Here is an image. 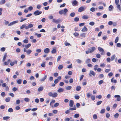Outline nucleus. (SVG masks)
Wrapping results in <instances>:
<instances>
[{
    "instance_id": "obj_1",
    "label": "nucleus",
    "mask_w": 121,
    "mask_h": 121,
    "mask_svg": "<svg viewBox=\"0 0 121 121\" xmlns=\"http://www.w3.org/2000/svg\"><path fill=\"white\" fill-rule=\"evenodd\" d=\"M31 43H29L27 45H25V48H24L23 51L26 52V50L31 46Z\"/></svg>"
},
{
    "instance_id": "obj_2",
    "label": "nucleus",
    "mask_w": 121,
    "mask_h": 121,
    "mask_svg": "<svg viewBox=\"0 0 121 121\" xmlns=\"http://www.w3.org/2000/svg\"><path fill=\"white\" fill-rule=\"evenodd\" d=\"M42 13V11H40L39 10H37L35 11L33 13L35 16H37L40 14Z\"/></svg>"
},
{
    "instance_id": "obj_3",
    "label": "nucleus",
    "mask_w": 121,
    "mask_h": 121,
    "mask_svg": "<svg viewBox=\"0 0 121 121\" xmlns=\"http://www.w3.org/2000/svg\"><path fill=\"white\" fill-rule=\"evenodd\" d=\"M98 50L100 52H101V54L102 55H103L104 54V50L101 47H99L98 48Z\"/></svg>"
},
{
    "instance_id": "obj_4",
    "label": "nucleus",
    "mask_w": 121,
    "mask_h": 121,
    "mask_svg": "<svg viewBox=\"0 0 121 121\" xmlns=\"http://www.w3.org/2000/svg\"><path fill=\"white\" fill-rule=\"evenodd\" d=\"M72 5L74 6L78 5V2L76 0H73L72 2Z\"/></svg>"
},
{
    "instance_id": "obj_5",
    "label": "nucleus",
    "mask_w": 121,
    "mask_h": 121,
    "mask_svg": "<svg viewBox=\"0 0 121 121\" xmlns=\"http://www.w3.org/2000/svg\"><path fill=\"white\" fill-rule=\"evenodd\" d=\"M96 74L95 72L92 70H90V73L89 74V75L91 77L92 75L94 76H95V75Z\"/></svg>"
},
{
    "instance_id": "obj_6",
    "label": "nucleus",
    "mask_w": 121,
    "mask_h": 121,
    "mask_svg": "<svg viewBox=\"0 0 121 121\" xmlns=\"http://www.w3.org/2000/svg\"><path fill=\"white\" fill-rule=\"evenodd\" d=\"M88 50L89 51L90 53L93 52L95 50V48L94 47H93L91 48H88Z\"/></svg>"
},
{
    "instance_id": "obj_7",
    "label": "nucleus",
    "mask_w": 121,
    "mask_h": 121,
    "mask_svg": "<svg viewBox=\"0 0 121 121\" xmlns=\"http://www.w3.org/2000/svg\"><path fill=\"white\" fill-rule=\"evenodd\" d=\"M33 26L32 24L30 23L26 27L25 29L26 30L28 29L29 28H31L33 27Z\"/></svg>"
},
{
    "instance_id": "obj_8",
    "label": "nucleus",
    "mask_w": 121,
    "mask_h": 121,
    "mask_svg": "<svg viewBox=\"0 0 121 121\" xmlns=\"http://www.w3.org/2000/svg\"><path fill=\"white\" fill-rule=\"evenodd\" d=\"M18 20L13 21L12 22L10 23L8 25V26H12L14 24L18 23Z\"/></svg>"
},
{
    "instance_id": "obj_9",
    "label": "nucleus",
    "mask_w": 121,
    "mask_h": 121,
    "mask_svg": "<svg viewBox=\"0 0 121 121\" xmlns=\"http://www.w3.org/2000/svg\"><path fill=\"white\" fill-rule=\"evenodd\" d=\"M115 98H117V101H120L121 100V97L118 95H114Z\"/></svg>"
},
{
    "instance_id": "obj_10",
    "label": "nucleus",
    "mask_w": 121,
    "mask_h": 121,
    "mask_svg": "<svg viewBox=\"0 0 121 121\" xmlns=\"http://www.w3.org/2000/svg\"><path fill=\"white\" fill-rule=\"evenodd\" d=\"M85 8L83 6H82L81 7L78 9V11L79 12H81L84 11L85 10Z\"/></svg>"
},
{
    "instance_id": "obj_11",
    "label": "nucleus",
    "mask_w": 121,
    "mask_h": 121,
    "mask_svg": "<svg viewBox=\"0 0 121 121\" xmlns=\"http://www.w3.org/2000/svg\"><path fill=\"white\" fill-rule=\"evenodd\" d=\"M74 104V102L73 100H71L69 101V106L70 107H72L73 106Z\"/></svg>"
},
{
    "instance_id": "obj_12",
    "label": "nucleus",
    "mask_w": 121,
    "mask_h": 121,
    "mask_svg": "<svg viewBox=\"0 0 121 121\" xmlns=\"http://www.w3.org/2000/svg\"><path fill=\"white\" fill-rule=\"evenodd\" d=\"M50 49L48 48H47L44 49V53H48L50 51Z\"/></svg>"
},
{
    "instance_id": "obj_13",
    "label": "nucleus",
    "mask_w": 121,
    "mask_h": 121,
    "mask_svg": "<svg viewBox=\"0 0 121 121\" xmlns=\"http://www.w3.org/2000/svg\"><path fill=\"white\" fill-rule=\"evenodd\" d=\"M17 60H15L13 62H12L10 63V65L11 66H13L15 64H17Z\"/></svg>"
},
{
    "instance_id": "obj_14",
    "label": "nucleus",
    "mask_w": 121,
    "mask_h": 121,
    "mask_svg": "<svg viewBox=\"0 0 121 121\" xmlns=\"http://www.w3.org/2000/svg\"><path fill=\"white\" fill-rule=\"evenodd\" d=\"M44 89V87L43 86H41L39 87L38 89V91L39 92H40L42 91Z\"/></svg>"
},
{
    "instance_id": "obj_15",
    "label": "nucleus",
    "mask_w": 121,
    "mask_h": 121,
    "mask_svg": "<svg viewBox=\"0 0 121 121\" xmlns=\"http://www.w3.org/2000/svg\"><path fill=\"white\" fill-rule=\"evenodd\" d=\"M64 91V89L63 88H59L57 90V92L59 93H61L63 92Z\"/></svg>"
},
{
    "instance_id": "obj_16",
    "label": "nucleus",
    "mask_w": 121,
    "mask_h": 121,
    "mask_svg": "<svg viewBox=\"0 0 121 121\" xmlns=\"http://www.w3.org/2000/svg\"><path fill=\"white\" fill-rule=\"evenodd\" d=\"M47 77V75H45L44 77L40 79V82H43L45 80Z\"/></svg>"
},
{
    "instance_id": "obj_17",
    "label": "nucleus",
    "mask_w": 121,
    "mask_h": 121,
    "mask_svg": "<svg viewBox=\"0 0 121 121\" xmlns=\"http://www.w3.org/2000/svg\"><path fill=\"white\" fill-rule=\"evenodd\" d=\"M87 29L86 28V27L84 26L83 28L81 30V31L82 32H86V31L87 30Z\"/></svg>"
},
{
    "instance_id": "obj_18",
    "label": "nucleus",
    "mask_w": 121,
    "mask_h": 121,
    "mask_svg": "<svg viewBox=\"0 0 121 121\" xmlns=\"http://www.w3.org/2000/svg\"><path fill=\"white\" fill-rule=\"evenodd\" d=\"M26 52L27 55L30 54L31 52L32 51L30 49H28L27 50H26V52Z\"/></svg>"
},
{
    "instance_id": "obj_19",
    "label": "nucleus",
    "mask_w": 121,
    "mask_h": 121,
    "mask_svg": "<svg viewBox=\"0 0 121 121\" xmlns=\"http://www.w3.org/2000/svg\"><path fill=\"white\" fill-rule=\"evenodd\" d=\"M82 18L84 19H87L89 18V17L86 15H84L82 16Z\"/></svg>"
},
{
    "instance_id": "obj_20",
    "label": "nucleus",
    "mask_w": 121,
    "mask_h": 121,
    "mask_svg": "<svg viewBox=\"0 0 121 121\" xmlns=\"http://www.w3.org/2000/svg\"><path fill=\"white\" fill-rule=\"evenodd\" d=\"M108 9L109 10L111 11L113 9V7L112 5H111L109 7Z\"/></svg>"
},
{
    "instance_id": "obj_21",
    "label": "nucleus",
    "mask_w": 121,
    "mask_h": 121,
    "mask_svg": "<svg viewBox=\"0 0 121 121\" xmlns=\"http://www.w3.org/2000/svg\"><path fill=\"white\" fill-rule=\"evenodd\" d=\"M116 57V55L115 54H114L112 55L111 57V61H112Z\"/></svg>"
},
{
    "instance_id": "obj_22",
    "label": "nucleus",
    "mask_w": 121,
    "mask_h": 121,
    "mask_svg": "<svg viewBox=\"0 0 121 121\" xmlns=\"http://www.w3.org/2000/svg\"><path fill=\"white\" fill-rule=\"evenodd\" d=\"M114 78L113 77L112 78L111 80V81L112 82H113L114 83H116L117 82V81L116 80H114Z\"/></svg>"
},
{
    "instance_id": "obj_23",
    "label": "nucleus",
    "mask_w": 121,
    "mask_h": 121,
    "mask_svg": "<svg viewBox=\"0 0 121 121\" xmlns=\"http://www.w3.org/2000/svg\"><path fill=\"white\" fill-rule=\"evenodd\" d=\"M10 117L9 116L4 117H3V119L4 120H7L9 119Z\"/></svg>"
},
{
    "instance_id": "obj_24",
    "label": "nucleus",
    "mask_w": 121,
    "mask_h": 121,
    "mask_svg": "<svg viewBox=\"0 0 121 121\" xmlns=\"http://www.w3.org/2000/svg\"><path fill=\"white\" fill-rule=\"evenodd\" d=\"M56 50L54 48H53V49L51 51V52L53 54H54L56 53Z\"/></svg>"
},
{
    "instance_id": "obj_25",
    "label": "nucleus",
    "mask_w": 121,
    "mask_h": 121,
    "mask_svg": "<svg viewBox=\"0 0 121 121\" xmlns=\"http://www.w3.org/2000/svg\"><path fill=\"white\" fill-rule=\"evenodd\" d=\"M58 95V94L56 93H54L53 94V96L52 97L53 98H56V97Z\"/></svg>"
},
{
    "instance_id": "obj_26",
    "label": "nucleus",
    "mask_w": 121,
    "mask_h": 121,
    "mask_svg": "<svg viewBox=\"0 0 121 121\" xmlns=\"http://www.w3.org/2000/svg\"><path fill=\"white\" fill-rule=\"evenodd\" d=\"M81 88V87L79 86H78L76 87V90L78 91H79L80 90Z\"/></svg>"
},
{
    "instance_id": "obj_27",
    "label": "nucleus",
    "mask_w": 121,
    "mask_h": 121,
    "mask_svg": "<svg viewBox=\"0 0 121 121\" xmlns=\"http://www.w3.org/2000/svg\"><path fill=\"white\" fill-rule=\"evenodd\" d=\"M7 57V54L6 53H5L4 54V55L3 58L2 60V61L3 62H4V61L5 60L6 58Z\"/></svg>"
},
{
    "instance_id": "obj_28",
    "label": "nucleus",
    "mask_w": 121,
    "mask_h": 121,
    "mask_svg": "<svg viewBox=\"0 0 121 121\" xmlns=\"http://www.w3.org/2000/svg\"><path fill=\"white\" fill-rule=\"evenodd\" d=\"M22 79H21L18 80L17 81V83L19 84H21L22 82Z\"/></svg>"
},
{
    "instance_id": "obj_29",
    "label": "nucleus",
    "mask_w": 121,
    "mask_h": 121,
    "mask_svg": "<svg viewBox=\"0 0 121 121\" xmlns=\"http://www.w3.org/2000/svg\"><path fill=\"white\" fill-rule=\"evenodd\" d=\"M11 98L9 97H8L6 98L5 99V101L7 102H9Z\"/></svg>"
},
{
    "instance_id": "obj_30",
    "label": "nucleus",
    "mask_w": 121,
    "mask_h": 121,
    "mask_svg": "<svg viewBox=\"0 0 121 121\" xmlns=\"http://www.w3.org/2000/svg\"><path fill=\"white\" fill-rule=\"evenodd\" d=\"M119 116V114L118 113H116L114 115V117L115 118H118Z\"/></svg>"
},
{
    "instance_id": "obj_31",
    "label": "nucleus",
    "mask_w": 121,
    "mask_h": 121,
    "mask_svg": "<svg viewBox=\"0 0 121 121\" xmlns=\"http://www.w3.org/2000/svg\"><path fill=\"white\" fill-rule=\"evenodd\" d=\"M26 24H24L20 27V28L21 29H22L24 28L25 27H26Z\"/></svg>"
},
{
    "instance_id": "obj_32",
    "label": "nucleus",
    "mask_w": 121,
    "mask_h": 121,
    "mask_svg": "<svg viewBox=\"0 0 121 121\" xmlns=\"http://www.w3.org/2000/svg\"><path fill=\"white\" fill-rule=\"evenodd\" d=\"M5 2V0H2L0 2V4H4Z\"/></svg>"
},
{
    "instance_id": "obj_33",
    "label": "nucleus",
    "mask_w": 121,
    "mask_h": 121,
    "mask_svg": "<svg viewBox=\"0 0 121 121\" xmlns=\"http://www.w3.org/2000/svg\"><path fill=\"white\" fill-rule=\"evenodd\" d=\"M98 67V65H96L94 66V69L95 71H96L97 70V68Z\"/></svg>"
},
{
    "instance_id": "obj_34",
    "label": "nucleus",
    "mask_w": 121,
    "mask_h": 121,
    "mask_svg": "<svg viewBox=\"0 0 121 121\" xmlns=\"http://www.w3.org/2000/svg\"><path fill=\"white\" fill-rule=\"evenodd\" d=\"M63 65H60L58 67V69L60 70L61 69L63 68Z\"/></svg>"
},
{
    "instance_id": "obj_35",
    "label": "nucleus",
    "mask_w": 121,
    "mask_h": 121,
    "mask_svg": "<svg viewBox=\"0 0 121 121\" xmlns=\"http://www.w3.org/2000/svg\"><path fill=\"white\" fill-rule=\"evenodd\" d=\"M72 88V86H68L66 88V89L67 90H70Z\"/></svg>"
},
{
    "instance_id": "obj_36",
    "label": "nucleus",
    "mask_w": 121,
    "mask_h": 121,
    "mask_svg": "<svg viewBox=\"0 0 121 121\" xmlns=\"http://www.w3.org/2000/svg\"><path fill=\"white\" fill-rule=\"evenodd\" d=\"M79 20V18L78 17H75L74 18V21L76 22L78 21Z\"/></svg>"
},
{
    "instance_id": "obj_37",
    "label": "nucleus",
    "mask_w": 121,
    "mask_h": 121,
    "mask_svg": "<svg viewBox=\"0 0 121 121\" xmlns=\"http://www.w3.org/2000/svg\"><path fill=\"white\" fill-rule=\"evenodd\" d=\"M105 111V109H102L100 111V113L101 114L103 113H104Z\"/></svg>"
},
{
    "instance_id": "obj_38",
    "label": "nucleus",
    "mask_w": 121,
    "mask_h": 121,
    "mask_svg": "<svg viewBox=\"0 0 121 121\" xmlns=\"http://www.w3.org/2000/svg\"><path fill=\"white\" fill-rule=\"evenodd\" d=\"M63 11L64 13V14H65L68 11V10L67 9L65 8L64 9Z\"/></svg>"
},
{
    "instance_id": "obj_39",
    "label": "nucleus",
    "mask_w": 121,
    "mask_h": 121,
    "mask_svg": "<svg viewBox=\"0 0 121 121\" xmlns=\"http://www.w3.org/2000/svg\"><path fill=\"white\" fill-rule=\"evenodd\" d=\"M76 108L75 107H74L73 108H70L69 109L70 111H73L75 110L76 109Z\"/></svg>"
},
{
    "instance_id": "obj_40",
    "label": "nucleus",
    "mask_w": 121,
    "mask_h": 121,
    "mask_svg": "<svg viewBox=\"0 0 121 121\" xmlns=\"http://www.w3.org/2000/svg\"><path fill=\"white\" fill-rule=\"evenodd\" d=\"M79 115L78 114H76L74 115V117L75 118H77L78 117H79Z\"/></svg>"
},
{
    "instance_id": "obj_41",
    "label": "nucleus",
    "mask_w": 121,
    "mask_h": 121,
    "mask_svg": "<svg viewBox=\"0 0 121 121\" xmlns=\"http://www.w3.org/2000/svg\"><path fill=\"white\" fill-rule=\"evenodd\" d=\"M13 109L12 108H10L8 110V111L9 112H13Z\"/></svg>"
},
{
    "instance_id": "obj_42",
    "label": "nucleus",
    "mask_w": 121,
    "mask_h": 121,
    "mask_svg": "<svg viewBox=\"0 0 121 121\" xmlns=\"http://www.w3.org/2000/svg\"><path fill=\"white\" fill-rule=\"evenodd\" d=\"M117 8L118 9H119L120 11H121V7L120 5L119 4H117Z\"/></svg>"
},
{
    "instance_id": "obj_43",
    "label": "nucleus",
    "mask_w": 121,
    "mask_h": 121,
    "mask_svg": "<svg viewBox=\"0 0 121 121\" xmlns=\"http://www.w3.org/2000/svg\"><path fill=\"white\" fill-rule=\"evenodd\" d=\"M75 15V13L74 12L71 13L70 14V16L72 17H73Z\"/></svg>"
},
{
    "instance_id": "obj_44",
    "label": "nucleus",
    "mask_w": 121,
    "mask_h": 121,
    "mask_svg": "<svg viewBox=\"0 0 121 121\" xmlns=\"http://www.w3.org/2000/svg\"><path fill=\"white\" fill-rule=\"evenodd\" d=\"M91 61V60L89 58L87 59L85 61V63H88L90 62Z\"/></svg>"
},
{
    "instance_id": "obj_45",
    "label": "nucleus",
    "mask_w": 121,
    "mask_h": 121,
    "mask_svg": "<svg viewBox=\"0 0 121 121\" xmlns=\"http://www.w3.org/2000/svg\"><path fill=\"white\" fill-rule=\"evenodd\" d=\"M29 100L30 99L28 98H26L24 99V101L26 102H29Z\"/></svg>"
},
{
    "instance_id": "obj_46",
    "label": "nucleus",
    "mask_w": 121,
    "mask_h": 121,
    "mask_svg": "<svg viewBox=\"0 0 121 121\" xmlns=\"http://www.w3.org/2000/svg\"><path fill=\"white\" fill-rule=\"evenodd\" d=\"M61 22V20L59 19H58L57 20H56L55 23L58 24Z\"/></svg>"
},
{
    "instance_id": "obj_47",
    "label": "nucleus",
    "mask_w": 121,
    "mask_h": 121,
    "mask_svg": "<svg viewBox=\"0 0 121 121\" xmlns=\"http://www.w3.org/2000/svg\"><path fill=\"white\" fill-rule=\"evenodd\" d=\"M73 35L75 37H78L79 35V34L76 32H75L74 33Z\"/></svg>"
},
{
    "instance_id": "obj_48",
    "label": "nucleus",
    "mask_w": 121,
    "mask_h": 121,
    "mask_svg": "<svg viewBox=\"0 0 121 121\" xmlns=\"http://www.w3.org/2000/svg\"><path fill=\"white\" fill-rule=\"evenodd\" d=\"M95 22H90L89 23V24L91 26H93L95 25Z\"/></svg>"
},
{
    "instance_id": "obj_49",
    "label": "nucleus",
    "mask_w": 121,
    "mask_h": 121,
    "mask_svg": "<svg viewBox=\"0 0 121 121\" xmlns=\"http://www.w3.org/2000/svg\"><path fill=\"white\" fill-rule=\"evenodd\" d=\"M1 95L2 97H4L5 96V93L4 92H3L1 93Z\"/></svg>"
},
{
    "instance_id": "obj_50",
    "label": "nucleus",
    "mask_w": 121,
    "mask_h": 121,
    "mask_svg": "<svg viewBox=\"0 0 121 121\" xmlns=\"http://www.w3.org/2000/svg\"><path fill=\"white\" fill-rule=\"evenodd\" d=\"M5 50V48L4 47L1 48L0 49V51L1 52H4Z\"/></svg>"
},
{
    "instance_id": "obj_51",
    "label": "nucleus",
    "mask_w": 121,
    "mask_h": 121,
    "mask_svg": "<svg viewBox=\"0 0 121 121\" xmlns=\"http://www.w3.org/2000/svg\"><path fill=\"white\" fill-rule=\"evenodd\" d=\"M119 40V38L117 37L115 39V43H117L118 41Z\"/></svg>"
},
{
    "instance_id": "obj_52",
    "label": "nucleus",
    "mask_w": 121,
    "mask_h": 121,
    "mask_svg": "<svg viewBox=\"0 0 121 121\" xmlns=\"http://www.w3.org/2000/svg\"><path fill=\"white\" fill-rule=\"evenodd\" d=\"M104 82V81L102 80H101L98 83L99 85L101 84Z\"/></svg>"
},
{
    "instance_id": "obj_53",
    "label": "nucleus",
    "mask_w": 121,
    "mask_h": 121,
    "mask_svg": "<svg viewBox=\"0 0 121 121\" xmlns=\"http://www.w3.org/2000/svg\"><path fill=\"white\" fill-rule=\"evenodd\" d=\"M93 119H97V117L96 114H94L93 116Z\"/></svg>"
},
{
    "instance_id": "obj_54",
    "label": "nucleus",
    "mask_w": 121,
    "mask_h": 121,
    "mask_svg": "<svg viewBox=\"0 0 121 121\" xmlns=\"http://www.w3.org/2000/svg\"><path fill=\"white\" fill-rule=\"evenodd\" d=\"M90 10L92 12H94L95 11V8L94 7H92L91 8Z\"/></svg>"
},
{
    "instance_id": "obj_55",
    "label": "nucleus",
    "mask_w": 121,
    "mask_h": 121,
    "mask_svg": "<svg viewBox=\"0 0 121 121\" xmlns=\"http://www.w3.org/2000/svg\"><path fill=\"white\" fill-rule=\"evenodd\" d=\"M59 13L60 15H62L63 14H64V13L63 10L60 11L59 12Z\"/></svg>"
},
{
    "instance_id": "obj_56",
    "label": "nucleus",
    "mask_w": 121,
    "mask_h": 121,
    "mask_svg": "<svg viewBox=\"0 0 121 121\" xmlns=\"http://www.w3.org/2000/svg\"><path fill=\"white\" fill-rule=\"evenodd\" d=\"M7 86V84L6 83H3L2 85V87H6Z\"/></svg>"
},
{
    "instance_id": "obj_57",
    "label": "nucleus",
    "mask_w": 121,
    "mask_h": 121,
    "mask_svg": "<svg viewBox=\"0 0 121 121\" xmlns=\"http://www.w3.org/2000/svg\"><path fill=\"white\" fill-rule=\"evenodd\" d=\"M20 103V101L19 99H17L16 101V103L17 104H19Z\"/></svg>"
},
{
    "instance_id": "obj_58",
    "label": "nucleus",
    "mask_w": 121,
    "mask_h": 121,
    "mask_svg": "<svg viewBox=\"0 0 121 121\" xmlns=\"http://www.w3.org/2000/svg\"><path fill=\"white\" fill-rule=\"evenodd\" d=\"M102 102V101H99L98 102L96 103V104L97 105H99L101 104Z\"/></svg>"
},
{
    "instance_id": "obj_59",
    "label": "nucleus",
    "mask_w": 121,
    "mask_h": 121,
    "mask_svg": "<svg viewBox=\"0 0 121 121\" xmlns=\"http://www.w3.org/2000/svg\"><path fill=\"white\" fill-rule=\"evenodd\" d=\"M5 5L7 7H10L11 6L10 3H6Z\"/></svg>"
},
{
    "instance_id": "obj_60",
    "label": "nucleus",
    "mask_w": 121,
    "mask_h": 121,
    "mask_svg": "<svg viewBox=\"0 0 121 121\" xmlns=\"http://www.w3.org/2000/svg\"><path fill=\"white\" fill-rule=\"evenodd\" d=\"M48 95L50 96H51L52 97L53 96V93L51 92H49L48 93Z\"/></svg>"
},
{
    "instance_id": "obj_61",
    "label": "nucleus",
    "mask_w": 121,
    "mask_h": 121,
    "mask_svg": "<svg viewBox=\"0 0 121 121\" xmlns=\"http://www.w3.org/2000/svg\"><path fill=\"white\" fill-rule=\"evenodd\" d=\"M91 99L93 100H94L95 99V96L92 95L91 96Z\"/></svg>"
},
{
    "instance_id": "obj_62",
    "label": "nucleus",
    "mask_w": 121,
    "mask_h": 121,
    "mask_svg": "<svg viewBox=\"0 0 121 121\" xmlns=\"http://www.w3.org/2000/svg\"><path fill=\"white\" fill-rule=\"evenodd\" d=\"M76 61L78 63H79V64L80 63L82 62L80 60V59H77L76 60Z\"/></svg>"
},
{
    "instance_id": "obj_63",
    "label": "nucleus",
    "mask_w": 121,
    "mask_h": 121,
    "mask_svg": "<svg viewBox=\"0 0 121 121\" xmlns=\"http://www.w3.org/2000/svg\"><path fill=\"white\" fill-rule=\"evenodd\" d=\"M92 61L93 62L95 63L96 61L97 60L95 58H93L92 59Z\"/></svg>"
},
{
    "instance_id": "obj_64",
    "label": "nucleus",
    "mask_w": 121,
    "mask_h": 121,
    "mask_svg": "<svg viewBox=\"0 0 121 121\" xmlns=\"http://www.w3.org/2000/svg\"><path fill=\"white\" fill-rule=\"evenodd\" d=\"M35 101L36 103H39V100L38 98H36L35 99Z\"/></svg>"
}]
</instances>
